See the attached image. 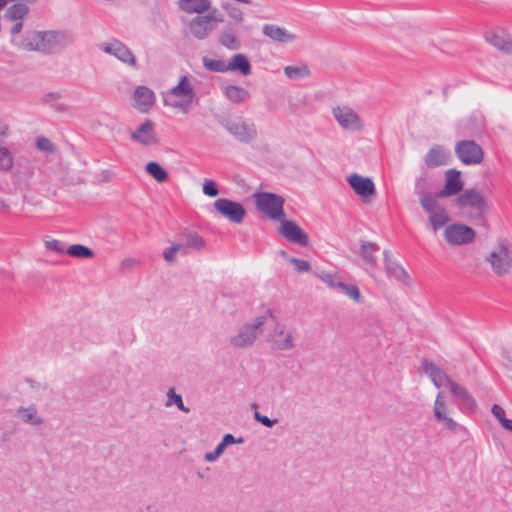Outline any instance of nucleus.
<instances>
[{
    "label": "nucleus",
    "instance_id": "obj_18",
    "mask_svg": "<svg viewBox=\"0 0 512 512\" xmlns=\"http://www.w3.org/2000/svg\"><path fill=\"white\" fill-rule=\"evenodd\" d=\"M268 341L274 350L285 351L294 348L293 333L285 329L282 324H276L273 332L269 335Z\"/></svg>",
    "mask_w": 512,
    "mask_h": 512
},
{
    "label": "nucleus",
    "instance_id": "obj_45",
    "mask_svg": "<svg viewBox=\"0 0 512 512\" xmlns=\"http://www.w3.org/2000/svg\"><path fill=\"white\" fill-rule=\"evenodd\" d=\"M222 8L235 23L241 24L244 21V13L239 7L225 3L222 5Z\"/></svg>",
    "mask_w": 512,
    "mask_h": 512
},
{
    "label": "nucleus",
    "instance_id": "obj_11",
    "mask_svg": "<svg viewBox=\"0 0 512 512\" xmlns=\"http://www.w3.org/2000/svg\"><path fill=\"white\" fill-rule=\"evenodd\" d=\"M455 153L466 165L480 164L483 160V150L474 141L464 140L457 143Z\"/></svg>",
    "mask_w": 512,
    "mask_h": 512
},
{
    "label": "nucleus",
    "instance_id": "obj_19",
    "mask_svg": "<svg viewBox=\"0 0 512 512\" xmlns=\"http://www.w3.org/2000/svg\"><path fill=\"white\" fill-rule=\"evenodd\" d=\"M384 265L386 273L389 277L394 278L396 281L409 286L412 280L406 270L392 257L388 250L383 251Z\"/></svg>",
    "mask_w": 512,
    "mask_h": 512
},
{
    "label": "nucleus",
    "instance_id": "obj_26",
    "mask_svg": "<svg viewBox=\"0 0 512 512\" xmlns=\"http://www.w3.org/2000/svg\"><path fill=\"white\" fill-rule=\"evenodd\" d=\"M423 370L437 388L444 385L450 387V383L454 382L442 368L432 362H425L423 364Z\"/></svg>",
    "mask_w": 512,
    "mask_h": 512
},
{
    "label": "nucleus",
    "instance_id": "obj_37",
    "mask_svg": "<svg viewBox=\"0 0 512 512\" xmlns=\"http://www.w3.org/2000/svg\"><path fill=\"white\" fill-rule=\"evenodd\" d=\"M426 185H427L426 178L421 177L416 181L415 188H414V192L419 197V202H420L421 206L423 205V202H425L424 200L432 201L434 199H438V194L428 192Z\"/></svg>",
    "mask_w": 512,
    "mask_h": 512
},
{
    "label": "nucleus",
    "instance_id": "obj_30",
    "mask_svg": "<svg viewBox=\"0 0 512 512\" xmlns=\"http://www.w3.org/2000/svg\"><path fill=\"white\" fill-rule=\"evenodd\" d=\"M16 182H27L34 175V167L32 163L26 158H18L16 166L11 171Z\"/></svg>",
    "mask_w": 512,
    "mask_h": 512
},
{
    "label": "nucleus",
    "instance_id": "obj_47",
    "mask_svg": "<svg viewBox=\"0 0 512 512\" xmlns=\"http://www.w3.org/2000/svg\"><path fill=\"white\" fill-rule=\"evenodd\" d=\"M36 148L40 151L47 153H54L56 151L55 145L47 137H38L35 142Z\"/></svg>",
    "mask_w": 512,
    "mask_h": 512
},
{
    "label": "nucleus",
    "instance_id": "obj_64",
    "mask_svg": "<svg viewBox=\"0 0 512 512\" xmlns=\"http://www.w3.org/2000/svg\"><path fill=\"white\" fill-rule=\"evenodd\" d=\"M279 255L282 256L283 258L287 259V260L289 258L287 253H286V251H284V250H280L279 251Z\"/></svg>",
    "mask_w": 512,
    "mask_h": 512
},
{
    "label": "nucleus",
    "instance_id": "obj_62",
    "mask_svg": "<svg viewBox=\"0 0 512 512\" xmlns=\"http://www.w3.org/2000/svg\"><path fill=\"white\" fill-rule=\"evenodd\" d=\"M504 358L506 359V361L508 362L507 366L510 367L511 366V363H512V359L510 358L509 354L507 352H505L504 354Z\"/></svg>",
    "mask_w": 512,
    "mask_h": 512
},
{
    "label": "nucleus",
    "instance_id": "obj_36",
    "mask_svg": "<svg viewBox=\"0 0 512 512\" xmlns=\"http://www.w3.org/2000/svg\"><path fill=\"white\" fill-rule=\"evenodd\" d=\"M224 94L228 100L236 104L246 101L250 96L246 89L236 85L227 86L224 90Z\"/></svg>",
    "mask_w": 512,
    "mask_h": 512
},
{
    "label": "nucleus",
    "instance_id": "obj_52",
    "mask_svg": "<svg viewBox=\"0 0 512 512\" xmlns=\"http://www.w3.org/2000/svg\"><path fill=\"white\" fill-rule=\"evenodd\" d=\"M254 419L268 428L273 427L278 422L277 419H270L269 417L260 414L258 411L254 412Z\"/></svg>",
    "mask_w": 512,
    "mask_h": 512
},
{
    "label": "nucleus",
    "instance_id": "obj_20",
    "mask_svg": "<svg viewBox=\"0 0 512 512\" xmlns=\"http://www.w3.org/2000/svg\"><path fill=\"white\" fill-rule=\"evenodd\" d=\"M463 186L460 171L449 169L445 172V186L437 193L438 198L454 196L463 190Z\"/></svg>",
    "mask_w": 512,
    "mask_h": 512
},
{
    "label": "nucleus",
    "instance_id": "obj_53",
    "mask_svg": "<svg viewBox=\"0 0 512 512\" xmlns=\"http://www.w3.org/2000/svg\"><path fill=\"white\" fill-rule=\"evenodd\" d=\"M45 247L60 254L65 252L63 243L57 239L45 241Z\"/></svg>",
    "mask_w": 512,
    "mask_h": 512
},
{
    "label": "nucleus",
    "instance_id": "obj_60",
    "mask_svg": "<svg viewBox=\"0 0 512 512\" xmlns=\"http://www.w3.org/2000/svg\"><path fill=\"white\" fill-rule=\"evenodd\" d=\"M220 456H218L214 451L213 452H208L204 455V459L207 461V462H214L216 461Z\"/></svg>",
    "mask_w": 512,
    "mask_h": 512
},
{
    "label": "nucleus",
    "instance_id": "obj_51",
    "mask_svg": "<svg viewBox=\"0 0 512 512\" xmlns=\"http://www.w3.org/2000/svg\"><path fill=\"white\" fill-rule=\"evenodd\" d=\"M203 193L210 197H216L219 193L216 184L212 180H206L203 184Z\"/></svg>",
    "mask_w": 512,
    "mask_h": 512
},
{
    "label": "nucleus",
    "instance_id": "obj_46",
    "mask_svg": "<svg viewBox=\"0 0 512 512\" xmlns=\"http://www.w3.org/2000/svg\"><path fill=\"white\" fill-rule=\"evenodd\" d=\"M171 404H175L182 412L188 413L190 411L189 408L183 404L181 395L176 394L174 389H169L167 392L166 406H170Z\"/></svg>",
    "mask_w": 512,
    "mask_h": 512
},
{
    "label": "nucleus",
    "instance_id": "obj_43",
    "mask_svg": "<svg viewBox=\"0 0 512 512\" xmlns=\"http://www.w3.org/2000/svg\"><path fill=\"white\" fill-rule=\"evenodd\" d=\"M67 254L79 259H90L94 256V252L89 247L82 244H73L66 250Z\"/></svg>",
    "mask_w": 512,
    "mask_h": 512
},
{
    "label": "nucleus",
    "instance_id": "obj_57",
    "mask_svg": "<svg viewBox=\"0 0 512 512\" xmlns=\"http://www.w3.org/2000/svg\"><path fill=\"white\" fill-rule=\"evenodd\" d=\"M9 136V126L6 122L0 119V144H3L5 139Z\"/></svg>",
    "mask_w": 512,
    "mask_h": 512
},
{
    "label": "nucleus",
    "instance_id": "obj_8",
    "mask_svg": "<svg viewBox=\"0 0 512 512\" xmlns=\"http://www.w3.org/2000/svg\"><path fill=\"white\" fill-rule=\"evenodd\" d=\"M454 204L459 209L472 208L479 215H484L488 211V202L485 197L475 189H467L458 195Z\"/></svg>",
    "mask_w": 512,
    "mask_h": 512
},
{
    "label": "nucleus",
    "instance_id": "obj_34",
    "mask_svg": "<svg viewBox=\"0 0 512 512\" xmlns=\"http://www.w3.org/2000/svg\"><path fill=\"white\" fill-rule=\"evenodd\" d=\"M182 241L180 245L183 246L182 253L187 254V249H193L196 251H200L205 248L206 242L203 237H201L196 232H187L182 236Z\"/></svg>",
    "mask_w": 512,
    "mask_h": 512
},
{
    "label": "nucleus",
    "instance_id": "obj_22",
    "mask_svg": "<svg viewBox=\"0 0 512 512\" xmlns=\"http://www.w3.org/2000/svg\"><path fill=\"white\" fill-rule=\"evenodd\" d=\"M133 106L140 112H148L155 102L154 92L147 86H138L133 94Z\"/></svg>",
    "mask_w": 512,
    "mask_h": 512
},
{
    "label": "nucleus",
    "instance_id": "obj_4",
    "mask_svg": "<svg viewBox=\"0 0 512 512\" xmlns=\"http://www.w3.org/2000/svg\"><path fill=\"white\" fill-rule=\"evenodd\" d=\"M272 311L268 310L265 315L258 316L252 322L243 324L237 333L229 338L230 345L235 349H248L252 347L257 338L263 332V326L267 322Z\"/></svg>",
    "mask_w": 512,
    "mask_h": 512
},
{
    "label": "nucleus",
    "instance_id": "obj_32",
    "mask_svg": "<svg viewBox=\"0 0 512 512\" xmlns=\"http://www.w3.org/2000/svg\"><path fill=\"white\" fill-rule=\"evenodd\" d=\"M449 389L451 394L457 397L466 408L472 411L476 409V401L465 387L453 382L450 383Z\"/></svg>",
    "mask_w": 512,
    "mask_h": 512
},
{
    "label": "nucleus",
    "instance_id": "obj_14",
    "mask_svg": "<svg viewBox=\"0 0 512 512\" xmlns=\"http://www.w3.org/2000/svg\"><path fill=\"white\" fill-rule=\"evenodd\" d=\"M475 231L466 225L452 224L446 227L444 237L451 245H463L473 242Z\"/></svg>",
    "mask_w": 512,
    "mask_h": 512
},
{
    "label": "nucleus",
    "instance_id": "obj_21",
    "mask_svg": "<svg viewBox=\"0 0 512 512\" xmlns=\"http://www.w3.org/2000/svg\"><path fill=\"white\" fill-rule=\"evenodd\" d=\"M448 406L445 401V396L443 392H439L436 396L434 407H433V414L437 421L443 423V425L451 431H454L457 429L458 424L448 416Z\"/></svg>",
    "mask_w": 512,
    "mask_h": 512
},
{
    "label": "nucleus",
    "instance_id": "obj_3",
    "mask_svg": "<svg viewBox=\"0 0 512 512\" xmlns=\"http://www.w3.org/2000/svg\"><path fill=\"white\" fill-rule=\"evenodd\" d=\"M196 93L192 87L189 78L181 76L176 86L164 94L163 102L169 106L187 114L192 106Z\"/></svg>",
    "mask_w": 512,
    "mask_h": 512
},
{
    "label": "nucleus",
    "instance_id": "obj_17",
    "mask_svg": "<svg viewBox=\"0 0 512 512\" xmlns=\"http://www.w3.org/2000/svg\"><path fill=\"white\" fill-rule=\"evenodd\" d=\"M100 49L103 52L116 57L117 59L126 64L136 66V59L133 56L130 49L117 39H112L106 43H102L100 45Z\"/></svg>",
    "mask_w": 512,
    "mask_h": 512
},
{
    "label": "nucleus",
    "instance_id": "obj_24",
    "mask_svg": "<svg viewBox=\"0 0 512 512\" xmlns=\"http://www.w3.org/2000/svg\"><path fill=\"white\" fill-rule=\"evenodd\" d=\"M188 28L194 38L204 40L215 29V26L208 21V18L197 16L189 22Z\"/></svg>",
    "mask_w": 512,
    "mask_h": 512
},
{
    "label": "nucleus",
    "instance_id": "obj_23",
    "mask_svg": "<svg viewBox=\"0 0 512 512\" xmlns=\"http://www.w3.org/2000/svg\"><path fill=\"white\" fill-rule=\"evenodd\" d=\"M347 181L354 192L361 197L371 196L375 193V185L368 177L353 173Z\"/></svg>",
    "mask_w": 512,
    "mask_h": 512
},
{
    "label": "nucleus",
    "instance_id": "obj_56",
    "mask_svg": "<svg viewBox=\"0 0 512 512\" xmlns=\"http://www.w3.org/2000/svg\"><path fill=\"white\" fill-rule=\"evenodd\" d=\"M204 18H208V21L210 23H212V21H216V22H223L224 21V18L223 16L219 13V11L217 9H212L208 15H205L203 16Z\"/></svg>",
    "mask_w": 512,
    "mask_h": 512
},
{
    "label": "nucleus",
    "instance_id": "obj_48",
    "mask_svg": "<svg viewBox=\"0 0 512 512\" xmlns=\"http://www.w3.org/2000/svg\"><path fill=\"white\" fill-rule=\"evenodd\" d=\"M182 249H183V246L178 245V244H175V245L165 249L163 252V257H164L165 261L168 263H174L176 260V253L182 252Z\"/></svg>",
    "mask_w": 512,
    "mask_h": 512
},
{
    "label": "nucleus",
    "instance_id": "obj_12",
    "mask_svg": "<svg viewBox=\"0 0 512 512\" xmlns=\"http://www.w3.org/2000/svg\"><path fill=\"white\" fill-rule=\"evenodd\" d=\"M278 233L287 241L299 246L305 247L309 244L307 233L292 220L281 219Z\"/></svg>",
    "mask_w": 512,
    "mask_h": 512
},
{
    "label": "nucleus",
    "instance_id": "obj_27",
    "mask_svg": "<svg viewBox=\"0 0 512 512\" xmlns=\"http://www.w3.org/2000/svg\"><path fill=\"white\" fill-rule=\"evenodd\" d=\"M15 416L23 423L32 426H40L44 423V419L41 415H39L35 405L19 407L16 410Z\"/></svg>",
    "mask_w": 512,
    "mask_h": 512
},
{
    "label": "nucleus",
    "instance_id": "obj_49",
    "mask_svg": "<svg viewBox=\"0 0 512 512\" xmlns=\"http://www.w3.org/2000/svg\"><path fill=\"white\" fill-rule=\"evenodd\" d=\"M288 262L294 265V269L297 272H308L311 269V265L307 260L299 258H288Z\"/></svg>",
    "mask_w": 512,
    "mask_h": 512
},
{
    "label": "nucleus",
    "instance_id": "obj_1",
    "mask_svg": "<svg viewBox=\"0 0 512 512\" xmlns=\"http://www.w3.org/2000/svg\"><path fill=\"white\" fill-rule=\"evenodd\" d=\"M29 52L56 54L73 44L74 34L67 30L32 31Z\"/></svg>",
    "mask_w": 512,
    "mask_h": 512
},
{
    "label": "nucleus",
    "instance_id": "obj_28",
    "mask_svg": "<svg viewBox=\"0 0 512 512\" xmlns=\"http://www.w3.org/2000/svg\"><path fill=\"white\" fill-rule=\"evenodd\" d=\"M178 8L187 14H203L210 11L209 0H178Z\"/></svg>",
    "mask_w": 512,
    "mask_h": 512
},
{
    "label": "nucleus",
    "instance_id": "obj_35",
    "mask_svg": "<svg viewBox=\"0 0 512 512\" xmlns=\"http://www.w3.org/2000/svg\"><path fill=\"white\" fill-rule=\"evenodd\" d=\"M219 43L229 50H238L241 47V42L237 37V32L231 27L224 29L220 33Z\"/></svg>",
    "mask_w": 512,
    "mask_h": 512
},
{
    "label": "nucleus",
    "instance_id": "obj_59",
    "mask_svg": "<svg viewBox=\"0 0 512 512\" xmlns=\"http://www.w3.org/2000/svg\"><path fill=\"white\" fill-rule=\"evenodd\" d=\"M38 0H10V2H15V3H23L24 5H27L28 4H34L36 3ZM9 2V0H0V9H2L3 7H5V5Z\"/></svg>",
    "mask_w": 512,
    "mask_h": 512
},
{
    "label": "nucleus",
    "instance_id": "obj_10",
    "mask_svg": "<svg viewBox=\"0 0 512 512\" xmlns=\"http://www.w3.org/2000/svg\"><path fill=\"white\" fill-rule=\"evenodd\" d=\"M130 138L144 147L156 146L160 142V138L155 131V124L151 119H146L137 126V128L130 133Z\"/></svg>",
    "mask_w": 512,
    "mask_h": 512
},
{
    "label": "nucleus",
    "instance_id": "obj_39",
    "mask_svg": "<svg viewBox=\"0 0 512 512\" xmlns=\"http://www.w3.org/2000/svg\"><path fill=\"white\" fill-rule=\"evenodd\" d=\"M284 74L291 80H300L310 76V70L307 65L300 66H285Z\"/></svg>",
    "mask_w": 512,
    "mask_h": 512
},
{
    "label": "nucleus",
    "instance_id": "obj_44",
    "mask_svg": "<svg viewBox=\"0 0 512 512\" xmlns=\"http://www.w3.org/2000/svg\"><path fill=\"white\" fill-rule=\"evenodd\" d=\"M202 62L203 66L210 71L220 73L228 72L227 64L223 60L204 57Z\"/></svg>",
    "mask_w": 512,
    "mask_h": 512
},
{
    "label": "nucleus",
    "instance_id": "obj_50",
    "mask_svg": "<svg viewBox=\"0 0 512 512\" xmlns=\"http://www.w3.org/2000/svg\"><path fill=\"white\" fill-rule=\"evenodd\" d=\"M491 412L493 416L500 422L503 428H505L506 422H511L512 420L507 419L505 417V411L504 409L499 406L498 404H494L491 408Z\"/></svg>",
    "mask_w": 512,
    "mask_h": 512
},
{
    "label": "nucleus",
    "instance_id": "obj_54",
    "mask_svg": "<svg viewBox=\"0 0 512 512\" xmlns=\"http://www.w3.org/2000/svg\"><path fill=\"white\" fill-rule=\"evenodd\" d=\"M97 179L99 183L111 182L114 179V173L109 169L102 170L98 173Z\"/></svg>",
    "mask_w": 512,
    "mask_h": 512
},
{
    "label": "nucleus",
    "instance_id": "obj_29",
    "mask_svg": "<svg viewBox=\"0 0 512 512\" xmlns=\"http://www.w3.org/2000/svg\"><path fill=\"white\" fill-rule=\"evenodd\" d=\"M449 157V151L441 146H434L428 151L424 161L427 167L433 168L447 164Z\"/></svg>",
    "mask_w": 512,
    "mask_h": 512
},
{
    "label": "nucleus",
    "instance_id": "obj_7",
    "mask_svg": "<svg viewBox=\"0 0 512 512\" xmlns=\"http://www.w3.org/2000/svg\"><path fill=\"white\" fill-rule=\"evenodd\" d=\"M332 115L339 126L349 132H359L364 128V123L357 112L349 106H336L332 108Z\"/></svg>",
    "mask_w": 512,
    "mask_h": 512
},
{
    "label": "nucleus",
    "instance_id": "obj_5",
    "mask_svg": "<svg viewBox=\"0 0 512 512\" xmlns=\"http://www.w3.org/2000/svg\"><path fill=\"white\" fill-rule=\"evenodd\" d=\"M485 260L496 276L507 275L512 267V245L507 240L499 241L488 253Z\"/></svg>",
    "mask_w": 512,
    "mask_h": 512
},
{
    "label": "nucleus",
    "instance_id": "obj_38",
    "mask_svg": "<svg viewBox=\"0 0 512 512\" xmlns=\"http://www.w3.org/2000/svg\"><path fill=\"white\" fill-rule=\"evenodd\" d=\"M145 171L159 183H163L168 179V172L158 162H148L145 165Z\"/></svg>",
    "mask_w": 512,
    "mask_h": 512
},
{
    "label": "nucleus",
    "instance_id": "obj_31",
    "mask_svg": "<svg viewBox=\"0 0 512 512\" xmlns=\"http://www.w3.org/2000/svg\"><path fill=\"white\" fill-rule=\"evenodd\" d=\"M263 34L273 41L287 43L295 39V36L286 29L274 24H266L263 27Z\"/></svg>",
    "mask_w": 512,
    "mask_h": 512
},
{
    "label": "nucleus",
    "instance_id": "obj_58",
    "mask_svg": "<svg viewBox=\"0 0 512 512\" xmlns=\"http://www.w3.org/2000/svg\"><path fill=\"white\" fill-rule=\"evenodd\" d=\"M138 264V261L133 258H126L121 263L122 269H131Z\"/></svg>",
    "mask_w": 512,
    "mask_h": 512
},
{
    "label": "nucleus",
    "instance_id": "obj_41",
    "mask_svg": "<svg viewBox=\"0 0 512 512\" xmlns=\"http://www.w3.org/2000/svg\"><path fill=\"white\" fill-rule=\"evenodd\" d=\"M315 275L318 279H320L323 283H325L328 287L332 289H339L342 281L341 276L338 273H330L327 271H319L316 272Z\"/></svg>",
    "mask_w": 512,
    "mask_h": 512
},
{
    "label": "nucleus",
    "instance_id": "obj_25",
    "mask_svg": "<svg viewBox=\"0 0 512 512\" xmlns=\"http://www.w3.org/2000/svg\"><path fill=\"white\" fill-rule=\"evenodd\" d=\"M379 250L380 248L377 243L361 240L358 255L360 256L364 265L370 269H374L377 267L376 254L379 252Z\"/></svg>",
    "mask_w": 512,
    "mask_h": 512
},
{
    "label": "nucleus",
    "instance_id": "obj_61",
    "mask_svg": "<svg viewBox=\"0 0 512 512\" xmlns=\"http://www.w3.org/2000/svg\"><path fill=\"white\" fill-rule=\"evenodd\" d=\"M225 448H226V446H225V445H223V443H222V442H220V443L216 446V448H215L214 452H215L218 456H221V455L223 454V452H224Z\"/></svg>",
    "mask_w": 512,
    "mask_h": 512
},
{
    "label": "nucleus",
    "instance_id": "obj_42",
    "mask_svg": "<svg viewBox=\"0 0 512 512\" xmlns=\"http://www.w3.org/2000/svg\"><path fill=\"white\" fill-rule=\"evenodd\" d=\"M338 290H340L349 299H351L353 302L357 304H361L364 301L360 289L355 284H348L342 282Z\"/></svg>",
    "mask_w": 512,
    "mask_h": 512
},
{
    "label": "nucleus",
    "instance_id": "obj_16",
    "mask_svg": "<svg viewBox=\"0 0 512 512\" xmlns=\"http://www.w3.org/2000/svg\"><path fill=\"white\" fill-rule=\"evenodd\" d=\"M225 128L242 143H250L257 137V130L254 124L233 120L226 122Z\"/></svg>",
    "mask_w": 512,
    "mask_h": 512
},
{
    "label": "nucleus",
    "instance_id": "obj_15",
    "mask_svg": "<svg viewBox=\"0 0 512 512\" xmlns=\"http://www.w3.org/2000/svg\"><path fill=\"white\" fill-rule=\"evenodd\" d=\"M484 38L487 43L497 50L512 55V37L504 28L491 29L485 32Z\"/></svg>",
    "mask_w": 512,
    "mask_h": 512
},
{
    "label": "nucleus",
    "instance_id": "obj_9",
    "mask_svg": "<svg viewBox=\"0 0 512 512\" xmlns=\"http://www.w3.org/2000/svg\"><path fill=\"white\" fill-rule=\"evenodd\" d=\"M215 210L232 223L240 224L246 216L245 207L228 198H219L213 204Z\"/></svg>",
    "mask_w": 512,
    "mask_h": 512
},
{
    "label": "nucleus",
    "instance_id": "obj_63",
    "mask_svg": "<svg viewBox=\"0 0 512 512\" xmlns=\"http://www.w3.org/2000/svg\"><path fill=\"white\" fill-rule=\"evenodd\" d=\"M507 425H505V428L506 430L512 432V421L511 422H506Z\"/></svg>",
    "mask_w": 512,
    "mask_h": 512
},
{
    "label": "nucleus",
    "instance_id": "obj_6",
    "mask_svg": "<svg viewBox=\"0 0 512 512\" xmlns=\"http://www.w3.org/2000/svg\"><path fill=\"white\" fill-rule=\"evenodd\" d=\"M256 208L272 220L280 221L284 218V198L270 192H256L254 194Z\"/></svg>",
    "mask_w": 512,
    "mask_h": 512
},
{
    "label": "nucleus",
    "instance_id": "obj_2",
    "mask_svg": "<svg viewBox=\"0 0 512 512\" xmlns=\"http://www.w3.org/2000/svg\"><path fill=\"white\" fill-rule=\"evenodd\" d=\"M29 7L23 3H14L9 6L4 13V20L9 22L8 31L10 34L11 44L23 51H27L32 36V31L26 32L24 35L21 34L23 30V20L29 14Z\"/></svg>",
    "mask_w": 512,
    "mask_h": 512
},
{
    "label": "nucleus",
    "instance_id": "obj_55",
    "mask_svg": "<svg viewBox=\"0 0 512 512\" xmlns=\"http://www.w3.org/2000/svg\"><path fill=\"white\" fill-rule=\"evenodd\" d=\"M243 441V438L236 439L232 434H225L221 440L223 445H225L226 447L231 444H241L243 443Z\"/></svg>",
    "mask_w": 512,
    "mask_h": 512
},
{
    "label": "nucleus",
    "instance_id": "obj_13",
    "mask_svg": "<svg viewBox=\"0 0 512 512\" xmlns=\"http://www.w3.org/2000/svg\"><path fill=\"white\" fill-rule=\"evenodd\" d=\"M424 201L421 207L429 213L428 225L433 231H437L449 222V215L437 199Z\"/></svg>",
    "mask_w": 512,
    "mask_h": 512
},
{
    "label": "nucleus",
    "instance_id": "obj_33",
    "mask_svg": "<svg viewBox=\"0 0 512 512\" xmlns=\"http://www.w3.org/2000/svg\"><path fill=\"white\" fill-rule=\"evenodd\" d=\"M228 71H238L247 76L251 73V64L245 54L239 53L232 56L227 64Z\"/></svg>",
    "mask_w": 512,
    "mask_h": 512
},
{
    "label": "nucleus",
    "instance_id": "obj_40",
    "mask_svg": "<svg viewBox=\"0 0 512 512\" xmlns=\"http://www.w3.org/2000/svg\"><path fill=\"white\" fill-rule=\"evenodd\" d=\"M14 168V158L9 148L0 144V171L11 172Z\"/></svg>",
    "mask_w": 512,
    "mask_h": 512
}]
</instances>
